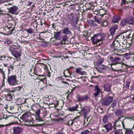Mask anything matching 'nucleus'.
<instances>
[{"instance_id": "obj_1", "label": "nucleus", "mask_w": 134, "mask_h": 134, "mask_svg": "<svg viewBox=\"0 0 134 134\" xmlns=\"http://www.w3.org/2000/svg\"><path fill=\"white\" fill-rule=\"evenodd\" d=\"M105 37V35L103 34H98L94 35L92 37L91 40L93 44H96L98 42L103 41Z\"/></svg>"}, {"instance_id": "obj_2", "label": "nucleus", "mask_w": 134, "mask_h": 134, "mask_svg": "<svg viewBox=\"0 0 134 134\" xmlns=\"http://www.w3.org/2000/svg\"><path fill=\"white\" fill-rule=\"evenodd\" d=\"M8 81L9 84L11 86H14L19 84V81H17L16 77L15 75H12L8 77Z\"/></svg>"}, {"instance_id": "obj_3", "label": "nucleus", "mask_w": 134, "mask_h": 134, "mask_svg": "<svg viewBox=\"0 0 134 134\" xmlns=\"http://www.w3.org/2000/svg\"><path fill=\"white\" fill-rule=\"evenodd\" d=\"M69 19L71 21L72 23L74 26H76L77 24L78 20L75 14L72 13L67 15Z\"/></svg>"}, {"instance_id": "obj_4", "label": "nucleus", "mask_w": 134, "mask_h": 134, "mask_svg": "<svg viewBox=\"0 0 134 134\" xmlns=\"http://www.w3.org/2000/svg\"><path fill=\"white\" fill-rule=\"evenodd\" d=\"M9 12L12 14L18 15L19 13V8L18 7L14 6L8 8Z\"/></svg>"}, {"instance_id": "obj_5", "label": "nucleus", "mask_w": 134, "mask_h": 134, "mask_svg": "<svg viewBox=\"0 0 134 134\" xmlns=\"http://www.w3.org/2000/svg\"><path fill=\"white\" fill-rule=\"evenodd\" d=\"M90 109H81L80 112V114L83 115L85 119L84 121L85 122L86 121V122L88 121L89 117L87 116V115L88 114Z\"/></svg>"}, {"instance_id": "obj_6", "label": "nucleus", "mask_w": 134, "mask_h": 134, "mask_svg": "<svg viewBox=\"0 0 134 134\" xmlns=\"http://www.w3.org/2000/svg\"><path fill=\"white\" fill-rule=\"evenodd\" d=\"M54 114H52L51 115H50L51 120L58 122L60 121H62L63 120V118H60L59 116V115H54Z\"/></svg>"}, {"instance_id": "obj_7", "label": "nucleus", "mask_w": 134, "mask_h": 134, "mask_svg": "<svg viewBox=\"0 0 134 134\" xmlns=\"http://www.w3.org/2000/svg\"><path fill=\"white\" fill-rule=\"evenodd\" d=\"M110 48L114 50H117L118 48L120 47V44L118 40H115L110 45Z\"/></svg>"}, {"instance_id": "obj_8", "label": "nucleus", "mask_w": 134, "mask_h": 134, "mask_svg": "<svg viewBox=\"0 0 134 134\" xmlns=\"http://www.w3.org/2000/svg\"><path fill=\"white\" fill-rule=\"evenodd\" d=\"M110 60L113 65H116L120 64L121 63V58L118 57H116L115 58H113V57H110Z\"/></svg>"}, {"instance_id": "obj_9", "label": "nucleus", "mask_w": 134, "mask_h": 134, "mask_svg": "<svg viewBox=\"0 0 134 134\" xmlns=\"http://www.w3.org/2000/svg\"><path fill=\"white\" fill-rule=\"evenodd\" d=\"M113 100V97H106L103 101L102 104L104 105L107 106L112 102Z\"/></svg>"}, {"instance_id": "obj_10", "label": "nucleus", "mask_w": 134, "mask_h": 134, "mask_svg": "<svg viewBox=\"0 0 134 134\" xmlns=\"http://www.w3.org/2000/svg\"><path fill=\"white\" fill-rule=\"evenodd\" d=\"M50 99L52 100V101L51 102V103H53V106L54 107L57 106L59 104V102L58 100H57L56 97L55 96H51Z\"/></svg>"}, {"instance_id": "obj_11", "label": "nucleus", "mask_w": 134, "mask_h": 134, "mask_svg": "<svg viewBox=\"0 0 134 134\" xmlns=\"http://www.w3.org/2000/svg\"><path fill=\"white\" fill-rule=\"evenodd\" d=\"M13 134H20L22 132L23 129L20 127H14L13 129Z\"/></svg>"}, {"instance_id": "obj_12", "label": "nucleus", "mask_w": 134, "mask_h": 134, "mask_svg": "<svg viewBox=\"0 0 134 134\" xmlns=\"http://www.w3.org/2000/svg\"><path fill=\"white\" fill-rule=\"evenodd\" d=\"M77 98L78 101H87L89 99V97L87 95L83 96L77 95Z\"/></svg>"}, {"instance_id": "obj_13", "label": "nucleus", "mask_w": 134, "mask_h": 134, "mask_svg": "<svg viewBox=\"0 0 134 134\" xmlns=\"http://www.w3.org/2000/svg\"><path fill=\"white\" fill-rule=\"evenodd\" d=\"M111 85L108 83H105L103 86L104 88V91L107 92H109L111 91Z\"/></svg>"}, {"instance_id": "obj_14", "label": "nucleus", "mask_w": 134, "mask_h": 134, "mask_svg": "<svg viewBox=\"0 0 134 134\" xmlns=\"http://www.w3.org/2000/svg\"><path fill=\"white\" fill-rule=\"evenodd\" d=\"M76 73L80 74L81 75H86L87 74L86 72L84 71H82V69L80 68H77L75 70Z\"/></svg>"}, {"instance_id": "obj_15", "label": "nucleus", "mask_w": 134, "mask_h": 134, "mask_svg": "<svg viewBox=\"0 0 134 134\" xmlns=\"http://www.w3.org/2000/svg\"><path fill=\"white\" fill-rule=\"evenodd\" d=\"M31 113L29 112H26L23 115L22 117L24 119L26 120H28V118L31 117Z\"/></svg>"}, {"instance_id": "obj_16", "label": "nucleus", "mask_w": 134, "mask_h": 134, "mask_svg": "<svg viewBox=\"0 0 134 134\" xmlns=\"http://www.w3.org/2000/svg\"><path fill=\"white\" fill-rule=\"evenodd\" d=\"M40 109H38V110L36 112V119L38 121H41L42 120V118L40 116Z\"/></svg>"}, {"instance_id": "obj_17", "label": "nucleus", "mask_w": 134, "mask_h": 134, "mask_svg": "<svg viewBox=\"0 0 134 134\" xmlns=\"http://www.w3.org/2000/svg\"><path fill=\"white\" fill-rule=\"evenodd\" d=\"M110 116L108 115H105L103 118V121L104 123H106L108 122V120L110 118Z\"/></svg>"}, {"instance_id": "obj_18", "label": "nucleus", "mask_w": 134, "mask_h": 134, "mask_svg": "<svg viewBox=\"0 0 134 134\" xmlns=\"http://www.w3.org/2000/svg\"><path fill=\"white\" fill-rule=\"evenodd\" d=\"M95 88L94 91H96V93L94 94V95L95 97H97L100 94V91L98 86H96Z\"/></svg>"}, {"instance_id": "obj_19", "label": "nucleus", "mask_w": 134, "mask_h": 134, "mask_svg": "<svg viewBox=\"0 0 134 134\" xmlns=\"http://www.w3.org/2000/svg\"><path fill=\"white\" fill-rule=\"evenodd\" d=\"M103 127H105L107 130V132H108L110 130H111L112 128L111 125L110 123L104 125Z\"/></svg>"}, {"instance_id": "obj_20", "label": "nucleus", "mask_w": 134, "mask_h": 134, "mask_svg": "<svg viewBox=\"0 0 134 134\" xmlns=\"http://www.w3.org/2000/svg\"><path fill=\"white\" fill-rule=\"evenodd\" d=\"M127 23L130 24H134V18L131 17L127 19Z\"/></svg>"}, {"instance_id": "obj_21", "label": "nucleus", "mask_w": 134, "mask_h": 134, "mask_svg": "<svg viewBox=\"0 0 134 134\" xmlns=\"http://www.w3.org/2000/svg\"><path fill=\"white\" fill-rule=\"evenodd\" d=\"M117 26H115L114 27H112L110 29V31L111 35L110 36L113 37V35L114 34L116 29H117Z\"/></svg>"}, {"instance_id": "obj_22", "label": "nucleus", "mask_w": 134, "mask_h": 134, "mask_svg": "<svg viewBox=\"0 0 134 134\" xmlns=\"http://www.w3.org/2000/svg\"><path fill=\"white\" fill-rule=\"evenodd\" d=\"M120 19V17L119 16H115L113 19L112 22L115 23H117Z\"/></svg>"}, {"instance_id": "obj_23", "label": "nucleus", "mask_w": 134, "mask_h": 134, "mask_svg": "<svg viewBox=\"0 0 134 134\" xmlns=\"http://www.w3.org/2000/svg\"><path fill=\"white\" fill-rule=\"evenodd\" d=\"M52 100L49 98H45L43 100V103L45 104H47L48 105L50 104H51V102Z\"/></svg>"}, {"instance_id": "obj_24", "label": "nucleus", "mask_w": 134, "mask_h": 134, "mask_svg": "<svg viewBox=\"0 0 134 134\" xmlns=\"http://www.w3.org/2000/svg\"><path fill=\"white\" fill-rule=\"evenodd\" d=\"M114 134H123V132L122 130L117 129L116 127H114Z\"/></svg>"}, {"instance_id": "obj_25", "label": "nucleus", "mask_w": 134, "mask_h": 134, "mask_svg": "<svg viewBox=\"0 0 134 134\" xmlns=\"http://www.w3.org/2000/svg\"><path fill=\"white\" fill-rule=\"evenodd\" d=\"M5 99L6 100L10 101L12 100L13 97L12 95L10 94H8L5 96Z\"/></svg>"}, {"instance_id": "obj_26", "label": "nucleus", "mask_w": 134, "mask_h": 134, "mask_svg": "<svg viewBox=\"0 0 134 134\" xmlns=\"http://www.w3.org/2000/svg\"><path fill=\"white\" fill-rule=\"evenodd\" d=\"M63 32L66 34H69L71 33V31L69 30V28L68 27H65L64 29Z\"/></svg>"}, {"instance_id": "obj_27", "label": "nucleus", "mask_w": 134, "mask_h": 134, "mask_svg": "<svg viewBox=\"0 0 134 134\" xmlns=\"http://www.w3.org/2000/svg\"><path fill=\"white\" fill-rule=\"evenodd\" d=\"M17 103L20 105L23 103H24L25 102V100L23 98H21L18 99L17 100Z\"/></svg>"}, {"instance_id": "obj_28", "label": "nucleus", "mask_w": 134, "mask_h": 134, "mask_svg": "<svg viewBox=\"0 0 134 134\" xmlns=\"http://www.w3.org/2000/svg\"><path fill=\"white\" fill-rule=\"evenodd\" d=\"M36 80H39L41 81H42L43 83H46L47 82V79L46 78H44L43 79H40V78L38 77L36 78Z\"/></svg>"}, {"instance_id": "obj_29", "label": "nucleus", "mask_w": 134, "mask_h": 134, "mask_svg": "<svg viewBox=\"0 0 134 134\" xmlns=\"http://www.w3.org/2000/svg\"><path fill=\"white\" fill-rule=\"evenodd\" d=\"M2 115H3V118L4 119H5L6 120L9 118H11V119L14 118H16V117H14L15 116H14L13 115H9L8 116L7 115H4V114H2Z\"/></svg>"}, {"instance_id": "obj_30", "label": "nucleus", "mask_w": 134, "mask_h": 134, "mask_svg": "<svg viewBox=\"0 0 134 134\" xmlns=\"http://www.w3.org/2000/svg\"><path fill=\"white\" fill-rule=\"evenodd\" d=\"M7 58V60L8 61L9 60L11 59H14L13 58H10L8 57H7L4 55H3L1 56V57H0V61L1 60H3L5 59V58Z\"/></svg>"}, {"instance_id": "obj_31", "label": "nucleus", "mask_w": 134, "mask_h": 134, "mask_svg": "<svg viewBox=\"0 0 134 134\" xmlns=\"http://www.w3.org/2000/svg\"><path fill=\"white\" fill-rule=\"evenodd\" d=\"M12 54L14 57L16 58L21 56L20 54L18 52H13L12 53Z\"/></svg>"}, {"instance_id": "obj_32", "label": "nucleus", "mask_w": 134, "mask_h": 134, "mask_svg": "<svg viewBox=\"0 0 134 134\" xmlns=\"http://www.w3.org/2000/svg\"><path fill=\"white\" fill-rule=\"evenodd\" d=\"M127 23V19L123 20L121 23V25L122 26H124Z\"/></svg>"}, {"instance_id": "obj_33", "label": "nucleus", "mask_w": 134, "mask_h": 134, "mask_svg": "<svg viewBox=\"0 0 134 134\" xmlns=\"http://www.w3.org/2000/svg\"><path fill=\"white\" fill-rule=\"evenodd\" d=\"M125 134H134L133 131L130 129L127 130L125 132Z\"/></svg>"}, {"instance_id": "obj_34", "label": "nucleus", "mask_w": 134, "mask_h": 134, "mask_svg": "<svg viewBox=\"0 0 134 134\" xmlns=\"http://www.w3.org/2000/svg\"><path fill=\"white\" fill-rule=\"evenodd\" d=\"M122 113V111L120 109H117L115 114L117 115H121Z\"/></svg>"}, {"instance_id": "obj_35", "label": "nucleus", "mask_w": 134, "mask_h": 134, "mask_svg": "<svg viewBox=\"0 0 134 134\" xmlns=\"http://www.w3.org/2000/svg\"><path fill=\"white\" fill-rule=\"evenodd\" d=\"M60 34V32H54V37L55 38H58Z\"/></svg>"}, {"instance_id": "obj_36", "label": "nucleus", "mask_w": 134, "mask_h": 134, "mask_svg": "<svg viewBox=\"0 0 134 134\" xmlns=\"http://www.w3.org/2000/svg\"><path fill=\"white\" fill-rule=\"evenodd\" d=\"M26 31L28 34H31L34 33L33 30L31 28L27 29Z\"/></svg>"}, {"instance_id": "obj_37", "label": "nucleus", "mask_w": 134, "mask_h": 134, "mask_svg": "<svg viewBox=\"0 0 134 134\" xmlns=\"http://www.w3.org/2000/svg\"><path fill=\"white\" fill-rule=\"evenodd\" d=\"M117 103V101L116 100H114L113 102L111 105L110 107L111 108H114L116 106Z\"/></svg>"}, {"instance_id": "obj_38", "label": "nucleus", "mask_w": 134, "mask_h": 134, "mask_svg": "<svg viewBox=\"0 0 134 134\" xmlns=\"http://www.w3.org/2000/svg\"><path fill=\"white\" fill-rule=\"evenodd\" d=\"M49 112L46 109H44L43 111V116L44 117L46 116L47 115V114Z\"/></svg>"}, {"instance_id": "obj_39", "label": "nucleus", "mask_w": 134, "mask_h": 134, "mask_svg": "<svg viewBox=\"0 0 134 134\" xmlns=\"http://www.w3.org/2000/svg\"><path fill=\"white\" fill-rule=\"evenodd\" d=\"M104 59L102 58H101L99 59L97 62L98 64H101L103 62Z\"/></svg>"}, {"instance_id": "obj_40", "label": "nucleus", "mask_w": 134, "mask_h": 134, "mask_svg": "<svg viewBox=\"0 0 134 134\" xmlns=\"http://www.w3.org/2000/svg\"><path fill=\"white\" fill-rule=\"evenodd\" d=\"M68 37L66 35L63 36L62 37V39L63 41L65 42L67 40Z\"/></svg>"}, {"instance_id": "obj_41", "label": "nucleus", "mask_w": 134, "mask_h": 134, "mask_svg": "<svg viewBox=\"0 0 134 134\" xmlns=\"http://www.w3.org/2000/svg\"><path fill=\"white\" fill-rule=\"evenodd\" d=\"M90 132V131L88 130H86L82 132L80 134H88Z\"/></svg>"}, {"instance_id": "obj_42", "label": "nucleus", "mask_w": 134, "mask_h": 134, "mask_svg": "<svg viewBox=\"0 0 134 134\" xmlns=\"http://www.w3.org/2000/svg\"><path fill=\"white\" fill-rule=\"evenodd\" d=\"M53 104V103H51V104H49L48 105V106L49 107V108H55L57 106H55V107H54L53 106L52 104Z\"/></svg>"}, {"instance_id": "obj_43", "label": "nucleus", "mask_w": 134, "mask_h": 134, "mask_svg": "<svg viewBox=\"0 0 134 134\" xmlns=\"http://www.w3.org/2000/svg\"><path fill=\"white\" fill-rule=\"evenodd\" d=\"M51 73L48 70H47V76L49 77H50V76H51Z\"/></svg>"}, {"instance_id": "obj_44", "label": "nucleus", "mask_w": 134, "mask_h": 134, "mask_svg": "<svg viewBox=\"0 0 134 134\" xmlns=\"http://www.w3.org/2000/svg\"><path fill=\"white\" fill-rule=\"evenodd\" d=\"M88 23L91 25H92L94 23V21L93 20H90L88 21Z\"/></svg>"}, {"instance_id": "obj_45", "label": "nucleus", "mask_w": 134, "mask_h": 134, "mask_svg": "<svg viewBox=\"0 0 134 134\" xmlns=\"http://www.w3.org/2000/svg\"><path fill=\"white\" fill-rule=\"evenodd\" d=\"M32 3L33 2H32V1L31 0V1H29L28 2L27 5L29 6L30 5L32 4Z\"/></svg>"}, {"instance_id": "obj_46", "label": "nucleus", "mask_w": 134, "mask_h": 134, "mask_svg": "<svg viewBox=\"0 0 134 134\" xmlns=\"http://www.w3.org/2000/svg\"><path fill=\"white\" fill-rule=\"evenodd\" d=\"M94 21L98 24H100V21L96 18H95Z\"/></svg>"}, {"instance_id": "obj_47", "label": "nucleus", "mask_w": 134, "mask_h": 134, "mask_svg": "<svg viewBox=\"0 0 134 134\" xmlns=\"http://www.w3.org/2000/svg\"><path fill=\"white\" fill-rule=\"evenodd\" d=\"M130 35V34L129 33L127 35H126V36L125 37L124 36L123 37V39H124V37H125L126 38H129V36Z\"/></svg>"}, {"instance_id": "obj_48", "label": "nucleus", "mask_w": 134, "mask_h": 134, "mask_svg": "<svg viewBox=\"0 0 134 134\" xmlns=\"http://www.w3.org/2000/svg\"><path fill=\"white\" fill-rule=\"evenodd\" d=\"M120 118H119V119H118V120L117 121H115L114 122V126H114V127H116V123H117V122L118 121H119V120H120Z\"/></svg>"}, {"instance_id": "obj_49", "label": "nucleus", "mask_w": 134, "mask_h": 134, "mask_svg": "<svg viewBox=\"0 0 134 134\" xmlns=\"http://www.w3.org/2000/svg\"><path fill=\"white\" fill-rule=\"evenodd\" d=\"M78 105H77L76 106L72 107L71 109H77V108H78Z\"/></svg>"}, {"instance_id": "obj_50", "label": "nucleus", "mask_w": 134, "mask_h": 134, "mask_svg": "<svg viewBox=\"0 0 134 134\" xmlns=\"http://www.w3.org/2000/svg\"><path fill=\"white\" fill-rule=\"evenodd\" d=\"M130 84V82H127L126 84V86L128 87L129 86Z\"/></svg>"}, {"instance_id": "obj_51", "label": "nucleus", "mask_w": 134, "mask_h": 134, "mask_svg": "<svg viewBox=\"0 0 134 134\" xmlns=\"http://www.w3.org/2000/svg\"><path fill=\"white\" fill-rule=\"evenodd\" d=\"M35 80H36V81L37 82H38V85H40V83H41V84H42V83H41V82L39 80H36V79H35Z\"/></svg>"}, {"instance_id": "obj_52", "label": "nucleus", "mask_w": 134, "mask_h": 134, "mask_svg": "<svg viewBox=\"0 0 134 134\" xmlns=\"http://www.w3.org/2000/svg\"><path fill=\"white\" fill-rule=\"evenodd\" d=\"M107 25V23L106 22H104L103 24V25H104V26H106Z\"/></svg>"}, {"instance_id": "obj_53", "label": "nucleus", "mask_w": 134, "mask_h": 134, "mask_svg": "<svg viewBox=\"0 0 134 134\" xmlns=\"http://www.w3.org/2000/svg\"><path fill=\"white\" fill-rule=\"evenodd\" d=\"M122 124L123 126V127L125 128V125L123 121H122Z\"/></svg>"}, {"instance_id": "obj_54", "label": "nucleus", "mask_w": 134, "mask_h": 134, "mask_svg": "<svg viewBox=\"0 0 134 134\" xmlns=\"http://www.w3.org/2000/svg\"><path fill=\"white\" fill-rule=\"evenodd\" d=\"M23 105H20V106H19V107L18 108V109H19V108L20 109L23 108Z\"/></svg>"}, {"instance_id": "obj_55", "label": "nucleus", "mask_w": 134, "mask_h": 134, "mask_svg": "<svg viewBox=\"0 0 134 134\" xmlns=\"http://www.w3.org/2000/svg\"><path fill=\"white\" fill-rule=\"evenodd\" d=\"M8 108V105H7V104L6 105H5V106H4V108L5 109H7Z\"/></svg>"}, {"instance_id": "obj_56", "label": "nucleus", "mask_w": 134, "mask_h": 134, "mask_svg": "<svg viewBox=\"0 0 134 134\" xmlns=\"http://www.w3.org/2000/svg\"><path fill=\"white\" fill-rule=\"evenodd\" d=\"M68 110H69L70 111H75L76 110H77V109H68Z\"/></svg>"}, {"instance_id": "obj_57", "label": "nucleus", "mask_w": 134, "mask_h": 134, "mask_svg": "<svg viewBox=\"0 0 134 134\" xmlns=\"http://www.w3.org/2000/svg\"><path fill=\"white\" fill-rule=\"evenodd\" d=\"M70 122H71V123H70V124L71 125H72L73 124V123H74L72 121H70Z\"/></svg>"}, {"instance_id": "obj_58", "label": "nucleus", "mask_w": 134, "mask_h": 134, "mask_svg": "<svg viewBox=\"0 0 134 134\" xmlns=\"http://www.w3.org/2000/svg\"><path fill=\"white\" fill-rule=\"evenodd\" d=\"M56 134H64L63 132H58V133H57Z\"/></svg>"}, {"instance_id": "obj_59", "label": "nucleus", "mask_w": 134, "mask_h": 134, "mask_svg": "<svg viewBox=\"0 0 134 134\" xmlns=\"http://www.w3.org/2000/svg\"><path fill=\"white\" fill-rule=\"evenodd\" d=\"M127 119H129L130 120H132V118H129V117L127 118Z\"/></svg>"}, {"instance_id": "obj_60", "label": "nucleus", "mask_w": 134, "mask_h": 134, "mask_svg": "<svg viewBox=\"0 0 134 134\" xmlns=\"http://www.w3.org/2000/svg\"><path fill=\"white\" fill-rule=\"evenodd\" d=\"M126 0H122V2L123 3L125 4V2Z\"/></svg>"}, {"instance_id": "obj_61", "label": "nucleus", "mask_w": 134, "mask_h": 134, "mask_svg": "<svg viewBox=\"0 0 134 134\" xmlns=\"http://www.w3.org/2000/svg\"><path fill=\"white\" fill-rule=\"evenodd\" d=\"M4 105H3V104H1L0 105V106L1 107H2V108H3V106Z\"/></svg>"}, {"instance_id": "obj_62", "label": "nucleus", "mask_w": 134, "mask_h": 134, "mask_svg": "<svg viewBox=\"0 0 134 134\" xmlns=\"http://www.w3.org/2000/svg\"><path fill=\"white\" fill-rule=\"evenodd\" d=\"M64 59H66V58H69V57L68 56H66L64 57Z\"/></svg>"}, {"instance_id": "obj_63", "label": "nucleus", "mask_w": 134, "mask_h": 134, "mask_svg": "<svg viewBox=\"0 0 134 134\" xmlns=\"http://www.w3.org/2000/svg\"><path fill=\"white\" fill-rule=\"evenodd\" d=\"M43 89V87H41L40 90H42Z\"/></svg>"}, {"instance_id": "obj_64", "label": "nucleus", "mask_w": 134, "mask_h": 134, "mask_svg": "<svg viewBox=\"0 0 134 134\" xmlns=\"http://www.w3.org/2000/svg\"><path fill=\"white\" fill-rule=\"evenodd\" d=\"M14 107H13V106H12L10 107V109H12V108H14Z\"/></svg>"}]
</instances>
